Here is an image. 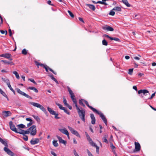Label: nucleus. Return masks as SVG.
<instances>
[{"label":"nucleus","mask_w":156,"mask_h":156,"mask_svg":"<svg viewBox=\"0 0 156 156\" xmlns=\"http://www.w3.org/2000/svg\"><path fill=\"white\" fill-rule=\"evenodd\" d=\"M23 138L26 141H27L28 140V138L27 136L26 135H24L23 137Z\"/></svg>","instance_id":"603ef678"},{"label":"nucleus","mask_w":156,"mask_h":156,"mask_svg":"<svg viewBox=\"0 0 156 156\" xmlns=\"http://www.w3.org/2000/svg\"><path fill=\"white\" fill-rule=\"evenodd\" d=\"M77 111L79 115L80 118L84 122H85V111L84 109H83L82 108L80 109L79 107L76 108Z\"/></svg>","instance_id":"f257e3e1"},{"label":"nucleus","mask_w":156,"mask_h":156,"mask_svg":"<svg viewBox=\"0 0 156 156\" xmlns=\"http://www.w3.org/2000/svg\"><path fill=\"white\" fill-rule=\"evenodd\" d=\"M47 3L53 6V4H51V1L50 0H48L47 1Z\"/></svg>","instance_id":"69168bd1"},{"label":"nucleus","mask_w":156,"mask_h":156,"mask_svg":"<svg viewBox=\"0 0 156 156\" xmlns=\"http://www.w3.org/2000/svg\"><path fill=\"white\" fill-rule=\"evenodd\" d=\"M138 93L139 94H140L141 93L143 94L141 95V97L145 99V98L144 96H147V94L148 93V94L150 95L149 91L147 90L144 89V90H140L138 91Z\"/></svg>","instance_id":"39448f33"},{"label":"nucleus","mask_w":156,"mask_h":156,"mask_svg":"<svg viewBox=\"0 0 156 156\" xmlns=\"http://www.w3.org/2000/svg\"><path fill=\"white\" fill-rule=\"evenodd\" d=\"M1 62H3L5 64L11 65H14V64L12 61H8L6 60H2L0 61Z\"/></svg>","instance_id":"aec40b11"},{"label":"nucleus","mask_w":156,"mask_h":156,"mask_svg":"<svg viewBox=\"0 0 156 156\" xmlns=\"http://www.w3.org/2000/svg\"><path fill=\"white\" fill-rule=\"evenodd\" d=\"M4 150L9 155L11 156H17L15 154L9 149L7 147H5L4 148Z\"/></svg>","instance_id":"1a4fd4ad"},{"label":"nucleus","mask_w":156,"mask_h":156,"mask_svg":"<svg viewBox=\"0 0 156 156\" xmlns=\"http://www.w3.org/2000/svg\"><path fill=\"white\" fill-rule=\"evenodd\" d=\"M112 10H115L118 11H120L121 10V9L120 7L117 6L113 8Z\"/></svg>","instance_id":"c756f323"},{"label":"nucleus","mask_w":156,"mask_h":156,"mask_svg":"<svg viewBox=\"0 0 156 156\" xmlns=\"http://www.w3.org/2000/svg\"><path fill=\"white\" fill-rule=\"evenodd\" d=\"M71 98L72 99V101H73L74 104L75 105L76 108H77V107H78L77 106V102L76 101V99L75 98V97Z\"/></svg>","instance_id":"a878e982"},{"label":"nucleus","mask_w":156,"mask_h":156,"mask_svg":"<svg viewBox=\"0 0 156 156\" xmlns=\"http://www.w3.org/2000/svg\"><path fill=\"white\" fill-rule=\"evenodd\" d=\"M97 3H99L102 5H108L106 2H104L102 1H98L96 2Z\"/></svg>","instance_id":"72a5a7b5"},{"label":"nucleus","mask_w":156,"mask_h":156,"mask_svg":"<svg viewBox=\"0 0 156 156\" xmlns=\"http://www.w3.org/2000/svg\"><path fill=\"white\" fill-rule=\"evenodd\" d=\"M86 5L88 6L90 9H92L93 11H94L95 9V6L93 5L89 4H86Z\"/></svg>","instance_id":"5701e85b"},{"label":"nucleus","mask_w":156,"mask_h":156,"mask_svg":"<svg viewBox=\"0 0 156 156\" xmlns=\"http://www.w3.org/2000/svg\"><path fill=\"white\" fill-rule=\"evenodd\" d=\"M62 110H63L64 112L66 113L68 115H70L69 112V111H68L67 110L66 108L65 107H64V108L63 109H62Z\"/></svg>","instance_id":"3c124183"},{"label":"nucleus","mask_w":156,"mask_h":156,"mask_svg":"<svg viewBox=\"0 0 156 156\" xmlns=\"http://www.w3.org/2000/svg\"><path fill=\"white\" fill-rule=\"evenodd\" d=\"M49 70L51 72H52L54 74H55V75H56V72H55L51 68H49Z\"/></svg>","instance_id":"680f3d73"},{"label":"nucleus","mask_w":156,"mask_h":156,"mask_svg":"<svg viewBox=\"0 0 156 156\" xmlns=\"http://www.w3.org/2000/svg\"><path fill=\"white\" fill-rule=\"evenodd\" d=\"M45 69V70L46 72H48V69H49V68H50L49 67H48V66L46 65L44 67V68Z\"/></svg>","instance_id":"052dcab7"},{"label":"nucleus","mask_w":156,"mask_h":156,"mask_svg":"<svg viewBox=\"0 0 156 156\" xmlns=\"http://www.w3.org/2000/svg\"><path fill=\"white\" fill-rule=\"evenodd\" d=\"M83 101V100H82V99H81V100H79V104L80 105H82L83 107H85V105L83 103V102H82Z\"/></svg>","instance_id":"a19ab883"},{"label":"nucleus","mask_w":156,"mask_h":156,"mask_svg":"<svg viewBox=\"0 0 156 156\" xmlns=\"http://www.w3.org/2000/svg\"><path fill=\"white\" fill-rule=\"evenodd\" d=\"M9 125L11 129L15 132L17 129L16 128L15 126L13 124L12 122L10 121L9 122Z\"/></svg>","instance_id":"2eb2a0df"},{"label":"nucleus","mask_w":156,"mask_h":156,"mask_svg":"<svg viewBox=\"0 0 156 156\" xmlns=\"http://www.w3.org/2000/svg\"><path fill=\"white\" fill-rule=\"evenodd\" d=\"M73 153L75 156H79L75 150H73Z\"/></svg>","instance_id":"13d9d810"},{"label":"nucleus","mask_w":156,"mask_h":156,"mask_svg":"<svg viewBox=\"0 0 156 156\" xmlns=\"http://www.w3.org/2000/svg\"><path fill=\"white\" fill-rule=\"evenodd\" d=\"M13 73L16 76V77L17 79H19L20 78V76H19V74L16 71H14L13 72Z\"/></svg>","instance_id":"c9c22d12"},{"label":"nucleus","mask_w":156,"mask_h":156,"mask_svg":"<svg viewBox=\"0 0 156 156\" xmlns=\"http://www.w3.org/2000/svg\"><path fill=\"white\" fill-rule=\"evenodd\" d=\"M94 112L97 113L100 115V117L101 118L102 120L105 123L106 125H107V120L105 115L101 112H99L96 110V111H95Z\"/></svg>","instance_id":"20e7f679"},{"label":"nucleus","mask_w":156,"mask_h":156,"mask_svg":"<svg viewBox=\"0 0 156 156\" xmlns=\"http://www.w3.org/2000/svg\"><path fill=\"white\" fill-rule=\"evenodd\" d=\"M2 79L5 82L7 83V85L8 84H9L10 83L9 80L8 79L3 78H2Z\"/></svg>","instance_id":"c85d7f7f"},{"label":"nucleus","mask_w":156,"mask_h":156,"mask_svg":"<svg viewBox=\"0 0 156 156\" xmlns=\"http://www.w3.org/2000/svg\"><path fill=\"white\" fill-rule=\"evenodd\" d=\"M58 114L56 113L54 115H55V118L56 119H59L60 118V117H58Z\"/></svg>","instance_id":"6e6d98bb"},{"label":"nucleus","mask_w":156,"mask_h":156,"mask_svg":"<svg viewBox=\"0 0 156 156\" xmlns=\"http://www.w3.org/2000/svg\"><path fill=\"white\" fill-rule=\"evenodd\" d=\"M56 105L58 106L59 108L61 110L63 109L64 108V107H63L62 105L59 103H57V102H56Z\"/></svg>","instance_id":"4c0bfd02"},{"label":"nucleus","mask_w":156,"mask_h":156,"mask_svg":"<svg viewBox=\"0 0 156 156\" xmlns=\"http://www.w3.org/2000/svg\"><path fill=\"white\" fill-rule=\"evenodd\" d=\"M108 137V136L106 135H105L104 136V137L102 138L103 140V142L106 143H108V142L107 139V138Z\"/></svg>","instance_id":"7c9ffc66"},{"label":"nucleus","mask_w":156,"mask_h":156,"mask_svg":"<svg viewBox=\"0 0 156 156\" xmlns=\"http://www.w3.org/2000/svg\"><path fill=\"white\" fill-rule=\"evenodd\" d=\"M29 103L34 106V107H37V108H39L45 114H46L47 113L45 108L41 105L39 103H37L34 102H29Z\"/></svg>","instance_id":"7ed1b4c3"},{"label":"nucleus","mask_w":156,"mask_h":156,"mask_svg":"<svg viewBox=\"0 0 156 156\" xmlns=\"http://www.w3.org/2000/svg\"><path fill=\"white\" fill-rule=\"evenodd\" d=\"M135 148L133 150L134 152H138L140 149V144L138 142H135Z\"/></svg>","instance_id":"9b49d317"},{"label":"nucleus","mask_w":156,"mask_h":156,"mask_svg":"<svg viewBox=\"0 0 156 156\" xmlns=\"http://www.w3.org/2000/svg\"><path fill=\"white\" fill-rule=\"evenodd\" d=\"M102 44L105 46H107L108 45V42L105 39H104L102 41Z\"/></svg>","instance_id":"79ce46f5"},{"label":"nucleus","mask_w":156,"mask_h":156,"mask_svg":"<svg viewBox=\"0 0 156 156\" xmlns=\"http://www.w3.org/2000/svg\"><path fill=\"white\" fill-rule=\"evenodd\" d=\"M47 109L50 113L51 115H54L56 113V112L55 111L53 110L51 108H50L49 107H47Z\"/></svg>","instance_id":"b1692460"},{"label":"nucleus","mask_w":156,"mask_h":156,"mask_svg":"<svg viewBox=\"0 0 156 156\" xmlns=\"http://www.w3.org/2000/svg\"><path fill=\"white\" fill-rule=\"evenodd\" d=\"M28 130L30 131V134L32 136H34L36 134V127L35 125H33L29 128Z\"/></svg>","instance_id":"423d86ee"},{"label":"nucleus","mask_w":156,"mask_h":156,"mask_svg":"<svg viewBox=\"0 0 156 156\" xmlns=\"http://www.w3.org/2000/svg\"><path fill=\"white\" fill-rule=\"evenodd\" d=\"M87 152L89 156H94L88 149H87Z\"/></svg>","instance_id":"09e8293b"},{"label":"nucleus","mask_w":156,"mask_h":156,"mask_svg":"<svg viewBox=\"0 0 156 156\" xmlns=\"http://www.w3.org/2000/svg\"><path fill=\"white\" fill-rule=\"evenodd\" d=\"M39 141V140L38 138L35 139L34 140H32L30 141V143L31 144L34 145L37 144Z\"/></svg>","instance_id":"412c9836"},{"label":"nucleus","mask_w":156,"mask_h":156,"mask_svg":"<svg viewBox=\"0 0 156 156\" xmlns=\"http://www.w3.org/2000/svg\"><path fill=\"white\" fill-rule=\"evenodd\" d=\"M29 80L31 82H32L34 83L35 84H36V83L35 81L34 80L31 79H29Z\"/></svg>","instance_id":"0e129e2a"},{"label":"nucleus","mask_w":156,"mask_h":156,"mask_svg":"<svg viewBox=\"0 0 156 156\" xmlns=\"http://www.w3.org/2000/svg\"><path fill=\"white\" fill-rule=\"evenodd\" d=\"M0 93L4 97H6V98H8V97L5 94V93L2 91V90L0 92Z\"/></svg>","instance_id":"ea45409f"},{"label":"nucleus","mask_w":156,"mask_h":156,"mask_svg":"<svg viewBox=\"0 0 156 156\" xmlns=\"http://www.w3.org/2000/svg\"><path fill=\"white\" fill-rule=\"evenodd\" d=\"M112 11H112H110V12L109 13V15H110L113 16L115 14V12Z\"/></svg>","instance_id":"864d4df0"},{"label":"nucleus","mask_w":156,"mask_h":156,"mask_svg":"<svg viewBox=\"0 0 156 156\" xmlns=\"http://www.w3.org/2000/svg\"><path fill=\"white\" fill-rule=\"evenodd\" d=\"M50 77L51 78V79L53 80L54 81H56V80H57L54 76H53L52 75L50 76Z\"/></svg>","instance_id":"bf43d9fd"},{"label":"nucleus","mask_w":156,"mask_h":156,"mask_svg":"<svg viewBox=\"0 0 156 156\" xmlns=\"http://www.w3.org/2000/svg\"><path fill=\"white\" fill-rule=\"evenodd\" d=\"M68 12L71 17L72 18L74 17V15L69 10H68Z\"/></svg>","instance_id":"de8ad7c7"},{"label":"nucleus","mask_w":156,"mask_h":156,"mask_svg":"<svg viewBox=\"0 0 156 156\" xmlns=\"http://www.w3.org/2000/svg\"><path fill=\"white\" fill-rule=\"evenodd\" d=\"M8 87L14 93V94H15V91L14 90L12 89V87L10 83L9 84H8L7 85Z\"/></svg>","instance_id":"37998d69"},{"label":"nucleus","mask_w":156,"mask_h":156,"mask_svg":"<svg viewBox=\"0 0 156 156\" xmlns=\"http://www.w3.org/2000/svg\"><path fill=\"white\" fill-rule=\"evenodd\" d=\"M85 134L86 136L87 139L88 141L89 142L90 144L92 146L96 147V152L97 153H99V147L97 145L94 143L92 139L90 138L89 135L88 134L87 132H85Z\"/></svg>","instance_id":"f03ea898"},{"label":"nucleus","mask_w":156,"mask_h":156,"mask_svg":"<svg viewBox=\"0 0 156 156\" xmlns=\"http://www.w3.org/2000/svg\"><path fill=\"white\" fill-rule=\"evenodd\" d=\"M0 32L2 34H4L5 33V35L7 34V31L6 30L4 31L3 30H1Z\"/></svg>","instance_id":"4d7b16f0"},{"label":"nucleus","mask_w":156,"mask_h":156,"mask_svg":"<svg viewBox=\"0 0 156 156\" xmlns=\"http://www.w3.org/2000/svg\"><path fill=\"white\" fill-rule=\"evenodd\" d=\"M16 91L17 92L19 93L20 94L25 97H26L28 98H29V99H32V98L30 97V96H29L27 94H26L25 93H24V92H23L22 91H21L20 89H19V88H17L16 89Z\"/></svg>","instance_id":"0eeeda50"},{"label":"nucleus","mask_w":156,"mask_h":156,"mask_svg":"<svg viewBox=\"0 0 156 156\" xmlns=\"http://www.w3.org/2000/svg\"><path fill=\"white\" fill-rule=\"evenodd\" d=\"M11 114V112L9 111H4L2 112V115L3 117H6L10 116Z\"/></svg>","instance_id":"ddd939ff"},{"label":"nucleus","mask_w":156,"mask_h":156,"mask_svg":"<svg viewBox=\"0 0 156 156\" xmlns=\"http://www.w3.org/2000/svg\"><path fill=\"white\" fill-rule=\"evenodd\" d=\"M68 128L72 134L75 135L79 138L80 137L79 134L77 131L74 130L73 128L70 126H68Z\"/></svg>","instance_id":"6e6552de"},{"label":"nucleus","mask_w":156,"mask_h":156,"mask_svg":"<svg viewBox=\"0 0 156 156\" xmlns=\"http://www.w3.org/2000/svg\"><path fill=\"white\" fill-rule=\"evenodd\" d=\"M17 127L21 128H24L25 127V125H24L21 124L19 125H17L16 126Z\"/></svg>","instance_id":"f704fd0d"},{"label":"nucleus","mask_w":156,"mask_h":156,"mask_svg":"<svg viewBox=\"0 0 156 156\" xmlns=\"http://www.w3.org/2000/svg\"><path fill=\"white\" fill-rule=\"evenodd\" d=\"M25 130H22L21 131V132H20V134L23 135V136L25 135Z\"/></svg>","instance_id":"e2e57ef3"},{"label":"nucleus","mask_w":156,"mask_h":156,"mask_svg":"<svg viewBox=\"0 0 156 156\" xmlns=\"http://www.w3.org/2000/svg\"><path fill=\"white\" fill-rule=\"evenodd\" d=\"M0 142L3 144H4L6 147H8L7 143L5 141H4L3 139L2 138L0 140Z\"/></svg>","instance_id":"2f4dec72"},{"label":"nucleus","mask_w":156,"mask_h":156,"mask_svg":"<svg viewBox=\"0 0 156 156\" xmlns=\"http://www.w3.org/2000/svg\"><path fill=\"white\" fill-rule=\"evenodd\" d=\"M33 122H30V123H28L27 125V126L28 127H29L30 126H31L33 124Z\"/></svg>","instance_id":"338daca9"},{"label":"nucleus","mask_w":156,"mask_h":156,"mask_svg":"<svg viewBox=\"0 0 156 156\" xmlns=\"http://www.w3.org/2000/svg\"><path fill=\"white\" fill-rule=\"evenodd\" d=\"M57 138L58 139L59 142L62 144H63L64 145H66V141H65L64 140H63L62 138L59 136H57Z\"/></svg>","instance_id":"6ab92c4d"},{"label":"nucleus","mask_w":156,"mask_h":156,"mask_svg":"<svg viewBox=\"0 0 156 156\" xmlns=\"http://www.w3.org/2000/svg\"><path fill=\"white\" fill-rule=\"evenodd\" d=\"M51 153L54 156H57L56 154L53 151H51Z\"/></svg>","instance_id":"774afa93"},{"label":"nucleus","mask_w":156,"mask_h":156,"mask_svg":"<svg viewBox=\"0 0 156 156\" xmlns=\"http://www.w3.org/2000/svg\"><path fill=\"white\" fill-rule=\"evenodd\" d=\"M22 53L24 55H26L27 54V51L26 49H24L22 51Z\"/></svg>","instance_id":"49530a36"},{"label":"nucleus","mask_w":156,"mask_h":156,"mask_svg":"<svg viewBox=\"0 0 156 156\" xmlns=\"http://www.w3.org/2000/svg\"><path fill=\"white\" fill-rule=\"evenodd\" d=\"M155 92H154V93L152 94L151 97L149 98H148L147 99H149V100L151 99L155 96Z\"/></svg>","instance_id":"8fccbe9b"},{"label":"nucleus","mask_w":156,"mask_h":156,"mask_svg":"<svg viewBox=\"0 0 156 156\" xmlns=\"http://www.w3.org/2000/svg\"><path fill=\"white\" fill-rule=\"evenodd\" d=\"M90 116L91 119V123L93 125L95 124L96 119L94 115L93 114H91Z\"/></svg>","instance_id":"4be33fe9"},{"label":"nucleus","mask_w":156,"mask_h":156,"mask_svg":"<svg viewBox=\"0 0 156 156\" xmlns=\"http://www.w3.org/2000/svg\"><path fill=\"white\" fill-rule=\"evenodd\" d=\"M102 28L104 30L107 31H112L114 30L112 27L108 25H105L104 26H103Z\"/></svg>","instance_id":"f8f14e48"},{"label":"nucleus","mask_w":156,"mask_h":156,"mask_svg":"<svg viewBox=\"0 0 156 156\" xmlns=\"http://www.w3.org/2000/svg\"><path fill=\"white\" fill-rule=\"evenodd\" d=\"M123 3L125 4L127 7L130 6V4L128 3L127 0H122Z\"/></svg>","instance_id":"393cba45"},{"label":"nucleus","mask_w":156,"mask_h":156,"mask_svg":"<svg viewBox=\"0 0 156 156\" xmlns=\"http://www.w3.org/2000/svg\"><path fill=\"white\" fill-rule=\"evenodd\" d=\"M22 130L20 129H16L15 132L20 134V132H21Z\"/></svg>","instance_id":"5fc2aeb1"},{"label":"nucleus","mask_w":156,"mask_h":156,"mask_svg":"<svg viewBox=\"0 0 156 156\" xmlns=\"http://www.w3.org/2000/svg\"><path fill=\"white\" fill-rule=\"evenodd\" d=\"M28 89L33 90L36 93H37L38 92V90L34 87H28Z\"/></svg>","instance_id":"cd10ccee"},{"label":"nucleus","mask_w":156,"mask_h":156,"mask_svg":"<svg viewBox=\"0 0 156 156\" xmlns=\"http://www.w3.org/2000/svg\"><path fill=\"white\" fill-rule=\"evenodd\" d=\"M133 69H129V71L128 72V73L130 75H131L133 74Z\"/></svg>","instance_id":"a18cd8bd"},{"label":"nucleus","mask_w":156,"mask_h":156,"mask_svg":"<svg viewBox=\"0 0 156 156\" xmlns=\"http://www.w3.org/2000/svg\"><path fill=\"white\" fill-rule=\"evenodd\" d=\"M111 40H114L117 41L119 42L120 41V39L117 38H113L112 37H111Z\"/></svg>","instance_id":"58836bf2"},{"label":"nucleus","mask_w":156,"mask_h":156,"mask_svg":"<svg viewBox=\"0 0 156 156\" xmlns=\"http://www.w3.org/2000/svg\"><path fill=\"white\" fill-rule=\"evenodd\" d=\"M67 88L68 89V90L69 91V94L70 95L71 98L75 97V95L74 93H73L72 90L70 89V88L69 87L67 86Z\"/></svg>","instance_id":"a211bd4d"},{"label":"nucleus","mask_w":156,"mask_h":156,"mask_svg":"<svg viewBox=\"0 0 156 156\" xmlns=\"http://www.w3.org/2000/svg\"><path fill=\"white\" fill-rule=\"evenodd\" d=\"M59 130L62 133L66 135H68L69 132L66 128H64L63 129H59Z\"/></svg>","instance_id":"dca6fc26"},{"label":"nucleus","mask_w":156,"mask_h":156,"mask_svg":"<svg viewBox=\"0 0 156 156\" xmlns=\"http://www.w3.org/2000/svg\"><path fill=\"white\" fill-rule=\"evenodd\" d=\"M35 63L38 68H39V66H41L42 67L44 68V67L46 66L43 64H42L41 63H40L39 62H36Z\"/></svg>","instance_id":"bb28decb"},{"label":"nucleus","mask_w":156,"mask_h":156,"mask_svg":"<svg viewBox=\"0 0 156 156\" xmlns=\"http://www.w3.org/2000/svg\"><path fill=\"white\" fill-rule=\"evenodd\" d=\"M63 103H64V105L66 106L68 105V104L67 103V101L66 99L64 97L63 98Z\"/></svg>","instance_id":"c03bdc74"},{"label":"nucleus","mask_w":156,"mask_h":156,"mask_svg":"<svg viewBox=\"0 0 156 156\" xmlns=\"http://www.w3.org/2000/svg\"><path fill=\"white\" fill-rule=\"evenodd\" d=\"M32 116L34 118V119L38 122H39L40 121V119L37 116H35L33 115Z\"/></svg>","instance_id":"473e14b6"},{"label":"nucleus","mask_w":156,"mask_h":156,"mask_svg":"<svg viewBox=\"0 0 156 156\" xmlns=\"http://www.w3.org/2000/svg\"><path fill=\"white\" fill-rule=\"evenodd\" d=\"M57 142V140H53V144L55 147H57L58 146V144Z\"/></svg>","instance_id":"e433bc0d"},{"label":"nucleus","mask_w":156,"mask_h":156,"mask_svg":"<svg viewBox=\"0 0 156 156\" xmlns=\"http://www.w3.org/2000/svg\"><path fill=\"white\" fill-rule=\"evenodd\" d=\"M67 88L68 89V90L69 91V94L70 95L71 98L75 97V95L74 93H73L72 90L70 89V88L69 87L67 86Z\"/></svg>","instance_id":"f3484780"},{"label":"nucleus","mask_w":156,"mask_h":156,"mask_svg":"<svg viewBox=\"0 0 156 156\" xmlns=\"http://www.w3.org/2000/svg\"><path fill=\"white\" fill-rule=\"evenodd\" d=\"M12 56L9 53H5L1 54L0 55V57H4L5 58H7L11 61L12 60V59L11 58Z\"/></svg>","instance_id":"9d476101"},{"label":"nucleus","mask_w":156,"mask_h":156,"mask_svg":"<svg viewBox=\"0 0 156 156\" xmlns=\"http://www.w3.org/2000/svg\"><path fill=\"white\" fill-rule=\"evenodd\" d=\"M82 100L84 102L86 105L88 106V107L92 110L94 112L95 111H96V109L92 107L89 104L88 102L86 100H85L83 99H82Z\"/></svg>","instance_id":"4468645a"}]
</instances>
